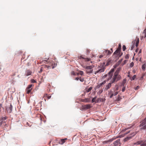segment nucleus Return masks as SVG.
Masks as SVG:
<instances>
[{"mask_svg":"<svg viewBox=\"0 0 146 146\" xmlns=\"http://www.w3.org/2000/svg\"><path fill=\"white\" fill-rule=\"evenodd\" d=\"M26 90H27V93L29 94L31 92V89Z\"/></svg>","mask_w":146,"mask_h":146,"instance_id":"c756f323","label":"nucleus"},{"mask_svg":"<svg viewBox=\"0 0 146 146\" xmlns=\"http://www.w3.org/2000/svg\"><path fill=\"white\" fill-rule=\"evenodd\" d=\"M87 50L88 52H90V51L89 50Z\"/></svg>","mask_w":146,"mask_h":146,"instance_id":"864d4df0","label":"nucleus"},{"mask_svg":"<svg viewBox=\"0 0 146 146\" xmlns=\"http://www.w3.org/2000/svg\"><path fill=\"white\" fill-rule=\"evenodd\" d=\"M111 52H112V53L113 52V50H112V48H111Z\"/></svg>","mask_w":146,"mask_h":146,"instance_id":"6e6d98bb","label":"nucleus"},{"mask_svg":"<svg viewBox=\"0 0 146 146\" xmlns=\"http://www.w3.org/2000/svg\"><path fill=\"white\" fill-rule=\"evenodd\" d=\"M134 46H133L131 47V50H133V48H134Z\"/></svg>","mask_w":146,"mask_h":146,"instance_id":"8fccbe9b","label":"nucleus"},{"mask_svg":"<svg viewBox=\"0 0 146 146\" xmlns=\"http://www.w3.org/2000/svg\"><path fill=\"white\" fill-rule=\"evenodd\" d=\"M116 90H118V88L117 87V88H116Z\"/></svg>","mask_w":146,"mask_h":146,"instance_id":"bf43d9fd","label":"nucleus"},{"mask_svg":"<svg viewBox=\"0 0 146 146\" xmlns=\"http://www.w3.org/2000/svg\"><path fill=\"white\" fill-rule=\"evenodd\" d=\"M118 92H115L114 94H113V96H115L116 95L118 94Z\"/></svg>","mask_w":146,"mask_h":146,"instance_id":"4c0bfd02","label":"nucleus"},{"mask_svg":"<svg viewBox=\"0 0 146 146\" xmlns=\"http://www.w3.org/2000/svg\"><path fill=\"white\" fill-rule=\"evenodd\" d=\"M106 83V81H104L103 82H102L101 83H100L97 86V88H99L102 86L103 85H104Z\"/></svg>","mask_w":146,"mask_h":146,"instance_id":"9b49d317","label":"nucleus"},{"mask_svg":"<svg viewBox=\"0 0 146 146\" xmlns=\"http://www.w3.org/2000/svg\"><path fill=\"white\" fill-rule=\"evenodd\" d=\"M142 35V36H146V28L144 30Z\"/></svg>","mask_w":146,"mask_h":146,"instance_id":"a211bd4d","label":"nucleus"},{"mask_svg":"<svg viewBox=\"0 0 146 146\" xmlns=\"http://www.w3.org/2000/svg\"><path fill=\"white\" fill-rule=\"evenodd\" d=\"M32 72L29 70H27L26 72V76H28L31 74Z\"/></svg>","mask_w":146,"mask_h":146,"instance_id":"4468645a","label":"nucleus"},{"mask_svg":"<svg viewBox=\"0 0 146 146\" xmlns=\"http://www.w3.org/2000/svg\"><path fill=\"white\" fill-rule=\"evenodd\" d=\"M113 143L115 146H117L119 145L120 144V140L118 139L117 140L114 142Z\"/></svg>","mask_w":146,"mask_h":146,"instance_id":"ddd939ff","label":"nucleus"},{"mask_svg":"<svg viewBox=\"0 0 146 146\" xmlns=\"http://www.w3.org/2000/svg\"><path fill=\"white\" fill-rule=\"evenodd\" d=\"M143 141L140 140V141H137L136 143H134L133 144L134 145H139V144H141L142 143H143Z\"/></svg>","mask_w":146,"mask_h":146,"instance_id":"dca6fc26","label":"nucleus"},{"mask_svg":"<svg viewBox=\"0 0 146 146\" xmlns=\"http://www.w3.org/2000/svg\"><path fill=\"white\" fill-rule=\"evenodd\" d=\"M134 65V63L133 62H131L129 66L130 67H132Z\"/></svg>","mask_w":146,"mask_h":146,"instance_id":"c85d7f7f","label":"nucleus"},{"mask_svg":"<svg viewBox=\"0 0 146 146\" xmlns=\"http://www.w3.org/2000/svg\"><path fill=\"white\" fill-rule=\"evenodd\" d=\"M105 68L104 67H102L101 68L99 69V70L96 71L95 72L94 74H96L97 73L100 72H103L105 70Z\"/></svg>","mask_w":146,"mask_h":146,"instance_id":"0eeeda50","label":"nucleus"},{"mask_svg":"<svg viewBox=\"0 0 146 146\" xmlns=\"http://www.w3.org/2000/svg\"><path fill=\"white\" fill-rule=\"evenodd\" d=\"M125 87L124 86H123V87L122 89V91L123 92L125 91Z\"/></svg>","mask_w":146,"mask_h":146,"instance_id":"72a5a7b5","label":"nucleus"},{"mask_svg":"<svg viewBox=\"0 0 146 146\" xmlns=\"http://www.w3.org/2000/svg\"><path fill=\"white\" fill-rule=\"evenodd\" d=\"M51 98V96H49L48 97V99H50Z\"/></svg>","mask_w":146,"mask_h":146,"instance_id":"5fc2aeb1","label":"nucleus"},{"mask_svg":"<svg viewBox=\"0 0 146 146\" xmlns=\"http://www.w3.org/2000/svg\"><path fill=\"white\" fill-rule=\"evenodd\" d=\"M125 58L126 59H128L129 58V55L128 54L126 55L125 57Z\"/></svg>","mask_w":146,"mask_h":146,"instance_id":"58836bf2","label":"nucleus"},{"mask_svg":"<svg viewBox=\"0 0 146 146\" xmlns=\"http://www.w3.org/2000/svg\"><path fill=\"white\" fill-rule=\"evenodd\" d=\"M83 67L86 69L87 73L91 74L93 72V68H94V66H83Z\"/></svg>","mask_w":146,"mask_h":146,"instance_id":"f257e3e1","label":"nucleus"},{"mask_svg":"<svg viewBox=\"0 0 146 146\" xmlns=\"http://www.w3.org/2000/svg\"><path fill=\"white\" fill-rule=\"evenodd\" d=\"M67 138L61 139L59 141V143L60 144H63L65 142V140Z\"/></svg>","mask_w":146,"mask_h":146,"instance_id":"f8f14e48","label":"nucleus"},{"mask_svg":"<svg viewBox=\"0 0 146 146\" xmlns=\"http://www.w3.org/2000/svg\"><path fill=\"white\" fill-rule=\"evenodd\" d=\"M79 72V73H77V74H80L81 76L84 75V72L83 71L80 70Z\"/></svg>","mask_w":146,"mask_h":146,"instance_id":"5701e85b","label":"nucleus"},{"mask_svg":"<svg viewBox=\"0 0 146 146\" xmlns=\"http://www.w3.org/2000/svg\"><path fill=\"white\" fill-rule=\"evenodd\" d=\"M135 133H132L131 135V136H129V137H127L125 138L124 139V141H127V140H129L131 139L132 137L134 136H135Z\"/></svg>","mask_w":146,"mask_h":146,"instance_id":"423d86ee","label":"nucleus"},{"mask_svg":"<svg viewBox=\"0 0 146 146\" xmlns=\"http://www.w3.org/2000/svg\"><path fill=\"white\" fill-rule=\"evenodd\" d=\"M128 77H129V75H128Z\"/></svg>","mask_w":146,"mask_h":146,"instance_id":"680f3d73","label":"nucleus"},{"mask_svg":"<svg viewBox=\"0 0 146 146\" xmlns=\"http://www.w3.org/2000/svg\"><path fill=\"white\" fill-rule=\"evenodd\" d=\"M13 106L11 104L9 108H7V111L8 113H11L12 110Z\"/></svg>","mask_w":146,"mask_h":146,"instance_id":"1a4fd4ad","label":"nucleus"},{"mask_svg":"<svg viewBox=\"0 0 146 146\" xmlns=\"http://www.w3.org/2000/svg\"><path fill=\"white\" fill-rule=\"evenodd\" d=\"M112 94V91L111 90H110L108 94Z\"/></svg>","mask_w":146,"mask_h":146,"instance_id":"ea45409f","label":"nucleus"},{"mask_svg":"<svg viewBox=\"0 0 146 146\" xmlns=\"http://www.w3.org/2000/svg\"><path fill=\"white\" fill-rule=\"evenodd\" d=\"M31 81V82L33 83H35L36 82L35 80L34 79H32Z\"/></svg>","mask_w":146,"mask_h":146,"instance_id":"e433bc0d","label":"nucleus"},{"mask_svg":"<svg viewBox=\"0 0 146 146\" xmlns=\"http://www.w3.org/2000/svg\"><path fill=\"white\" fill-rule=\"evenodd\" d=\"M104 53H105L107 55H109L111 54L112 52L110 51L109 50H105V51L104 52Z\"/></svg>","mask_w":146,"mask_h":146,"instance_id":"2eb2a0df","label":"nucleus"},{"mask_svg":"<svg viewBox=\"0 0 146 146\" xmlns=\"http://www.w3.org/2000/svg\"><path fill=\"white\" fill-rule=\"evenodd\" d=\"M92 87H90L88 89H86V91L87 92H89L92 89Z\"/></svg>","mask_w":146,"mask_h":146,"instance_id":"4be33fe9","label":"nucleus"},{"mask_svg":"<svg viewBox=\"0 0 146 146\" xmlns=\"http://www.w3.org/2000/svg\"><path fill=\"white\" fill-rule=\"evenodd\" d=\"M121 69V68L119 67L117 68L115 72L114 73V74H118L120 71V70Z\"/></svg>","mask_w":146,"mask_h":146,"instance_id":"f3484780","label":"nucleus"},{"mask_svg":"<svg viewBox=\"0 0 146 146\" xmlns=\"http://www.w3.org/2000/svg\"><path fill=\"white\" fill-rule=\"evenodd\" d=\"M97 98V97L96 96L95 97H94V98L92 99V103H93V102H95Z\"/></svg>","mask_w":146,"mask_h":146,"instance_id":"a878e982","label":"nucleus"},{"mask_svg":"<svg viewBox=\"0 0 146 146\" xmlns=\"http://www.w3.org/2000/svg\"><path fill=\"white\" fill-rule=\"evenodd\" d=\"M90 100L89 99L87 98L83 100L82 101L83 102H90Z\"/></svg>","mask_w":146,"mask_h":146,"instance_id":"6ab92c4d","label":"nucleus"},{"mask_svg":"<svg viewBox=\"0 0 146 146\" xmlns=\"http://www.w3.org/2000/svg\"><path fill=\"white\" fill-rule=\"evenodd\" d=\"M2 124V122L1 121V122H0V125H1Z\"/></svg>","mask_w":146,"mask_h":146,"instance_id":"603ef678","label":"nucleus"},{"mask_svg":"<svg viewBox=\"0 0 146 146\" xmlns=\"http://www.w3.org/2000/svg\"><path fill=\"white\" fill-rule=\"evenodd\" d=\"M79 79V78L78 77L76 78L75 79V80H78Z\"/></svg>","mask_w":146,"mask_h":146,"instance_id":"c03bdc74","label":"nucleus"},{"mask_svg":"<svg viewBox=\"0 0 146 146\" xmlns=\"http://www.w3.org/2000/svg\"><path fill=\"white\" fill-rule=\"evenodd\" d=\"M121 47V45L120 44H119L118 48L114 52V53H113V55H114L116 54V55H117V56H118L119 57H120L121 56L122 54V53L121 54H120V52Z\"/></svg>","mask_w":146,"mask_h":146,"instance_id":"7ed1b4c3","label":"nucleus"},{"mask_svg":"<svg viewBox=\"0 0 146 146\" xmlns=\"http://www.w3.org/2000/svg\"><path fill=\"white\" fill-rule=\"evenodd\" d=\"M1 108H2V104H0V112H1Z\"/></svg>","mask_w":146,"mask_h":146,"instance_id":"a19ab883","label":"nucleus"},{"mask_svg":"<svg viewBox=\"0 0 146 146\" xmlns=\"http://www.w3.org/2000/svg\"><path fill=\"white\" fill-rule=\"evenodd\" d=\"M122 59H121V60H119V63H120L121 62V61H122Z\"/></svg>","mask_w":146,"mask_h":146,"instance_id":"09e8293b","label":"nucleus"},{"mask_svg":"<svg viewBox=\"0 0 146 146\" xmlns=\"http://www.w3.org/2000/svg\"><path fill=\"white\" fill-rule=\"evenodd\" d=\"M71 75H73L74 76H75L76 74L74 71H72L71 72Z\"/></svg>","mask_w":146,"mask_h":146,"instance_id":"473e14b6","label":"nucleus"},{"mask_svg":"<svg viewBox=\"0 0 146 146\" xmlns=\"http://www.w3.org/2000/svg\"><path fill=\"white\" fill-rule=\"evenodd\" d=\"M113 96V94H111V95L110 96V98H112Z\"/></svg>","mask_w":146,"mask_h":146,"instance_id":"79ce46f5","label":"nucleus"},{"mask_svg":"<svg viewBox=\"0 0 146 146\" xmlns=\"http://www.w3.org/2000/svg\"><path fill=\"white\" fill-rule=\"evenodd\" d=\"M54 68V66H52V68L53 69Z\"/></svg>","mask_w":146,"mask_h":146,"instance_id":"13d9d810","label":"nucleus"},{"mask_svg":"<svg viewBox=\"0 0 146 146\" xmlns=\"http://www.w3.org/2000/svg\"><path fill=\"white\" fill-rule=\"evenodd\" d=\"M46 66L48 69H50V66Z\"/></svg>","mask_w":146,"mask_h":146,"instance_id":"49530a36","label":"nucleus"},{"mask_svg":"<svg viewBox=\"0 0 146 146\" xmlns=\"http://www.w3.org/2000/svg\"><path fill=\"white\" fill-rule=\"evenodd\" d=\"M146 128V125L144 126V127L143 128V129H145Z\"/></svg>","mask_w":146,"mask_h":146,"instance_id":"3c124183","label":"nucleus"},{"mask_svg":"<svg viewBox=\"0 0 146 146\" xmlns=\"http://www.w3.org/2000/svg\"><path fill=\"white\" fill-rule=\"evenodd\" d=\"M129 131H128V132L125 133V134H126L128 133H129Z\"/></svg>","mask_w":146,"mask_h":146,"instance_id":"4d7b16f0","label":"nucleus"},{"mask_svg":"<svg viewBox=\"0 0 146 146\" xmlns=\"http://www.w3.org/2000/svg\"><path fill=\"white\" fill-rule=\"evenodd\" d=\"M121 78V76L119 75L114 74L112 80H111V83H113L115 82H116L119 80Z\"/></svg>","mask_w":146,"mask_h":146,"instance_id":"f03ea898","label":"nucleus"},{"mask_svg":"<svg viewBox=\"0 0 146 146\" xmlns=\"http://www.w3.org/2000/svg\"><path fill=\"white\" fill-rule=\"evenodd\" d=\"M80 81L81 82H83L84 81V79L83 78H80L79 79Z\"/></svg>","mask_w":146,"mask_h":146,"instance_id":"f704fd0d","label":"nucleus"},{"mask_svg":"<svg viewBox=\"0 0 146 146\" xmlns=\"http://www.w3.org/2000/svg\"><path fill=\"white\" fill-rule=\"evenodd\" d=\"M103 56V55H101L100 56L99 58H101Z\"/></svg>","mask_w":146,"mask_h":146,"instance_id":"a18cd8bd","label":"nucleus"},{"mask_svg":"<svg viewBox=\"0 0 146 146\" xmlns=\"http://www.w3.org/2000/svg\"><path fill=\"white\" fill-rule=\"evenodd\" d=\"M136 44L135 46L136 47H137L139 42V40L138 38H137L136 40Z\"/></svg>","mask_w":146,"mask_h":146,"instance_id":"aec40b11","label":"nucleus"},{"mask_svg":"<svg viewBox=\"0 0 146 146\" xmlns=\"http://www.w3.org/2000/svg\"><path fill=\"white\" fill-rule=\"evenodd\" d=\"M135 78H136V75H133V76L132 79H131V80H134L135 79Z\"/></svg>","mask_w":146,"mask_h":146,"instance_id":"2f4dec72","label":"nucleus"},{"mask_svg":"<svg viewBox=\"0 0 146 146\" xmlns=\"http://www.w3.org/2000/svg\"><path fill=\"white\" fill-rule=\"evenodd\" d=\"M113 83H111V81H110V83H109L108 85H106L105 88V90H107L109 89L111 86V84Z\"/></svg>","mask_w":146,"mask_h":146,"instance_id":"6e6552de","label":"nucleus"},{"mask_svg":"<svg viewBox=\"0 0 146 146\" xmlns=\"http://www.w3.org/2000/svg\"><path fill=\"white\" fill-rule=\"evenodd\" d=\"M146 123V117L145 118V119L143 121V122L140 124V125L141 126H143V125H144Z\"/></svg>","mask_w":146,"mask_h":146,"instance_id":"412c9836","label":"nucleus"},{"mask_svg":"<svg viewBox=\"0 0 146 146\" xmlns=\"http://www.w3.org/2000/svg\"><path fill=\"white\" fill-rule=\"evenodd\" d=\"M7 118V117H2L1 118V120L2 122L3 120H6Z\"/></svg>","mask_w":146,"mask_h":146,"instance_id":"b1692460","label":"nucleus"},{"mask_svg":"<svg viewBox=\"0 0 146 146\" xmlns=\"http://www.w3.org/2000/svg\"><path fill=\"white\" fill-rule=\"evenodd\" d=\"M114 71V69H111L108 73V75L106 74V75H104V76H103V78H105L108 75L109 76V79H111V78H112V76H113V73Z\"/></svg>","mask_w":146,"mask_h":146,"instance_id":"20e7f679","label":"nucleus"},{"mask_svg":"<svg viewBox=\"0 0 146 146\" xmlns=\"http://www.w3.org/2000/svg\"><path fill=\"white\" fill-rule=\"evenodd\" d=\"M32 84H31L29 85L27 87V88L26 90L30 89V88H31L32 87Z\"/></svg>","mask_w":146,"mask_h":146,"instance_id":"cd10ccee","label":"nucleus"},{"mask_svg":"<svg viewBox=\"0 0 146 146\" xmlns=\"http://www.w3.org/2000/svg\"><path fill=\"white\" fill-rule=\"evenodd\" d=\"M126 49V47L125 45H123L122 47L123 51H125Z\"/></svg>","mask_w":146,"mask_h":146,"instance_id":"7c9ffc66","label":"nucleus"},{"mask_svg":"<svg viewBox=\"0 0 146 146\" xmlns=\"http://www.w3.org/2000/svg\"><path fill=\"white\" fill-rule=\"evenodd\" d=\"M82 109L83 110H87L90 108H91V106L90 104H87L82 106Z\"/></svg>","mask_w":146,"mask_h":146,"instance_id":"39448f33","label":"nucleus"},{"mask_svg":"<svg viewBox=\"0 0 146 146\" xmlns=\"http://www.w3.org/2000/svg\"><path fill=\"white\" fill-rule=\"evenodd\" d=\"M140 146H146V143H143V144H141Z\"/></svg>","mask_w":146,"mask_h":146,"instance_id":"c9c22d12","label":"nucleus"},{"mask_svg":"<svg viewBox=\"0 0 146 146\" xmlns=\"http://www.w3.org/2000/svg\"><path fill=\"white\" fill-rule=\"evenodd\" d=\"M100 93H102V91H100Z\"/></svg>","mask_w":146,"mask_h":146,"instance_id":"052dcab7","label":"nucleus"},{"mask_svg":"<svg viewBox=\"0 0 146 146\" xmlns=\"http://www.w3.org/2000/svg\"><path fill=\"white\" fill-rule=\"evenodd\" d=\"M127 61V60H125L124 61V64H125V63H126Z\"/></svg>","mask_w":146,"mask_h":146,"instance_id":"de8ad7c7","label":"nucleus"},{"mask_svg":"<svg viewBox=\"0 0 146 146\" xmlns=\"http://www.w3.org/2000/svg\"><path fill=\"white\" fill-rule=\"evenodd\" d=\"M139 88V86H137L135 88V90H137Z\"/></svg>","mask_w":146,"mask_h":146,"instance_id":"37998d69","label":"nucleus"},{"mask_svg":"<svg viewBox=\"0 0 146 146\" xmlns=\"http://www.w3.org/2000/svg\"><path fill=\"white\" fill-rule=\"evenodd\" d=\"M126 79H124L123 80V82H122V85L123 86H124V85L125 83L126 82Z\"/></svg>","mask_w":146,"mask_h":146,"instance_id":"bb28decb","label":"nucleus"},{"mask_svg":"<svg viewBox=\"0 0 146 146\" xmlns=\"http://www.w3.org/2000/svg\"><path fill=\"white\" fill-rule=\"evenodd\" d=\"M146 67V64H143L142 66V68L143 70H145Z\"/></svg>","mask_w":146,"mask_h":146,"instance_id":"393cba45","label":"nucleus"},{"mask_svg":"<svg viewBox=\"0 0 146 146\" xmlns=\"http://www.w3.org/2000/svg\"><path fill=\"white\" fill-rule=\"evenodd\" d=\"M79 59H84V60L85 61H89L90 60V58H84L82 56H80V57Z\"/></svg>","mask_w":146,"mask_h":146,"instance_id":"9d476101","label":"nucleus"}]
</instances>
